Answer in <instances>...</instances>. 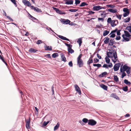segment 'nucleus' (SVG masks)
<instances>
[{
	"label": "nucleus",
	"mask_w": 131,
	"mask_h": 131,
	"mask_svg": "<svg viewBox=\"0 0 131 131\" xmlns=\"http://www.w3.org/2000/svg\"><path fill=\"white\" fill-rule=\"evenodd\" d=\"M120 71L121 72L126 71L127 74H129L130 73V68L126 64H125L122 67V66H121Z\"/></svg>",
	"instance_id": "f257e3e1"
},
{
	"label": "nucleus",
	"mask_w": 131,
	"mask_h": 131,
	"mask_svg": "<svg viewBox=\"0 0 131 131\" xmlns=\"http://www.w3.org/2000/svg\"><path fill=\"white\" fill-rule=\"evenodd\" d=\"M53 9L57 13L61 15L65 14L66 13L64 11L61 10H59L58 8L53 7Z\"/></svg>",
	"instance_id": "f03ea898"
},
{
	"label": "nucleus",
	"mask_w": 131,
	"mask_h": 131,
	"mask_svg": "<svg viewBox=\"0 0 131 131\" xmlns=\"http://www.w3.org/2000/svg\"><path fill=\"white\" fill-rule=\"evenodd\" d=\"M97 122L93 119H89L88 122V124L91 126H94L96 124Z\"/></svg>",
	"instance_id": "7ed1b4c3"
},
{
	"label": "nucleus",
	"mask_w": 131,
	"mask_h": 131,
	"mask_svg": "<svg viewBox=\"0 0 131 131\" xmlns=\"http://www.w3.org/2000/svg\"><path fill=\"white\" fill-rule=\"evenodd\" d=\"M123 11L124 12L123 14V16H126L129 15V11L128 9L127 8H124Z\"/></svg>",
	"instance_id": "20e7f679"
},
{
	"label": "nucleus",
	"mask_w": 131,
	"mask_h": 131,
	"mask_svg": "<svg viewBox=\"0 0 131 131\" xmlns=\"http://www.w3.org/2000/svg\"><path fill=\"white\" fill-rule=\"evenodd\" d=\"M121 64L120 63L116 64L114 66L113 69L115 71H116L119 70Z\"/></svg>",
	"instance_id": "39448f33"
},
{
	"label": "nucleus",
	"mask_w": 131,
	"mask_h": 131,
	"mask_svg": "<svg viewBox=\"0 0 131 131\" xmlns=\"http://www.w3.org/2000/svg\"><path fill=\"white\" fill-rule=\"evenodd\" d=\"M22 2L26 6H27L29 7L31 5L30 2L27 0H23L22 1Z\"/></svg>",
	"instance_id": "423d86ee"
},
{
	"label": "nucleus",
	"mask_w": 131,
	"mask_h": 131,
	"mask_svg": "<svg viewBox=\"0 0 131 131\" xmlns=\"http://www.w3.org/2000/svg\"><path fill=\"white\" fill-rule=\"evenodd\" d=\"M26 127L27 129L30 128V118H29V119L27 121H26Z\"/></svg>",
	"instance_id": "0eeeda50"
},
{
	"label": "nucleus",
	"mask_w": 131,
	"mask_h": 131,
	"mask_svg": "<svg viewBox=\"0 0 131 131\" xmlns=\"http://www.w3.org/2000/svg\"><path fill=\"white\" fill-rule=\"evenodd\" d=\"M103 8V7H102L99 6H95L93 8V10H98Z\"/></svg>",
	"instance_id": "6e6552de"
},
{
	"label": "nucleus",
	"mask_w": 131,
	"mask_h": 131,
	"mask_svg": "<svg viewBox=\"0 0 131 131\" xmlns=\"http://www.w3.org/2000/svg\"><path fill=\"white\" fill-rule=\"evenodd\" d=\"M76 91L78 92L79 94H81V91L80 88L78 86L77 84H75L74 85Z\"/></svg>",
	"instance_id": "1a4fd4ad"
},
{
	"label": "nucleus",
	"mask_w": 131,
	"mask_h": 131,
	"mask_svg": "<svg viewBox=\"0 0 131 131\" xmlns=\"http://www.w3.org/2000/svg\"><path fill=\"white\" fill-rule=\"evenodd\" d=\"M77 63L79 67H82L83 65V62L82 59L77 60Z\"/></svg>",
	"instance_id": "9d476101"
},
{
	"label": "nucleus",
	"mask_w": 131,
	"mask_h": 131,
	"mask_svg": "<svg viewBox=\"0 0 131 131\" xmlns=\"http://www.w3.org/2000/svg\"><path fill=\"white\" fill-rule=\"evenodd\" d=\"M61 21L63 22V23L65 24H69L70 21L68 19H61Z\"/></svg>",
	"instance_id": "9b49d317"
},
{
	"label": "nucleus",
	"mask_w": 131,
	"mask_h": 131,
	"mask_svg": "<svg viewBox=\"0 0 131 131\" xmlns=\"http://www.w3.org/2000/svg\"><path fill=\"white\" fill-rule=\"evenodd\" d=\"M113 67V65L111 63H110L109 65H108L106 64H104L103 66L102 67H103L107 69L108 68V67H109L110 68H112Z\"/></svg>",
	"instance_id": "f8f14e48"
},
{
	"label": "nucleus",
	"mask_w": 131,
	"mask_h": 131,
	"mask_svg": "<svg viewBox=\"0 0 131 131\" xmlns=\"http://www.w3.org/2000/svg\"><path fill=\"white\" fill-rule=\"evenodd\" d=\"M29 19L32 20L34 22L36 23H39V20L35 18L34 17H30Z\"/></svg>",
	"instance_id": "ddd939ff"
},
{
	"label": "nucleus",
	"mask_w": 131,
	"mask_h": 131,
	"mask_svg": "<svg viewBox=\"0 0 131 131\" xmlns=\"http://www.w3.org/2000/svg\"><path fill=\"white\" fill-rule=\"evenodd\" d=\"M113 56L114 57V58L115 60V61H114L113 60V61L115 63L116 61L117 60V52H115L114 53H113Z\"/></svg>",
	"instance_id": "4468645a"
},
{
	"label": "nucleus",
	"mask_w": 131,
	"mask_h": 131,
	"mask_svg": "<svg viewBox=\"0 0 131 131\" xmlns=\"http://www.w3.org/2000/svg\"><path fill=\"white\" fill-rule=\"evenodd\" d=\"M38 50L35 49L31 48L28 50L29 52L30 53H35Z\"/></svg>",
	"instance_id": "2eb2a0df"
},
{
	"label": "nucleus",
	"mask_w": 131,
	"mask_h": 131,
	"mask_svg": "<svg viewBox=\"0 0 131 131\" xmlns=\"http://www.w3.org/2000/svg\"><path fill=\"white\" fill-rule=\"evenodd\" d=\"M107 11L113 13H115L117 12V10L116 9H108Z\"/></svg>",
	"instance_id": "dca6fc26"
},
{
	"label": "nucleus",
	"mask_w": 131,
	"mask_h": 131,
	"mask_svg": "<svg viewBox=\"0 0 131 131\" xmlns=\"http://www.w3.org/2000/svg\"><path fill=\"white\" fill-rule=\"evenodd\" d=\"M107 73L106 72H104L102 73L101 74L99 75V77L100 78H102L104 77V76L107 74Z\"/></svg>",
	"instance_id": "f3484780"
},
{
	"label": "nucleus",
	"mask_w": 131,
	"mask_h": 131,
	"mask_svg": "<svg viewBox=\"0 0 131 131\" xmlns=\"http://www.w3.org/2000/svg\"><path fill=\"white\" fill-rule=\"evenodd\" d=\"M61 56L62 59V60L64 62H66V58L64 55V54L63 53H62L61 54Z\"/></svg>",
	"instance_id": "a211bd4d"
},
{
	"label": "nucleus",
	"mask_w": 131,
	"mask_h": 131,
	"mask_svg": "<svg viewBox=\"0 0 131 131\" xmlns=\"http://www.w3.org/2000/svg\"><path fill=\"white\" fill-rule=\"evenodd\" d=\"M58 37L59 38H60V39H61L62 40H66L68 41H69V39L67 38L66 37H64L63 36H62L59 35L58 36Z\"/></svg>",
	"instance_id": "6ab92c4d"
},
{
	"label": "nucleus",
	"mask_w": 131,
	"mask_h": 131,
	"mask_svg": "<svg viewBox=\"0 0 131 131\" xmlns=\"http://www.w3.org/2000/svg\"><path fill=\"white\" fill-rule=\"evenodd\" d=\"M46 50L51 51L52 50V48L51 46H47L46 45L45 48Z\"/></svg>",
	"instance_id": "aec40b11"
},
{
	"label": "nucleus",
	"mask_w": 131,
	"mask_h": 131,
	"mask_svg": "<svg viewBox=\"0 0 131 131\" xmlns=\"http://www.w3.org/2000/svg\"><path fill=\"white\" fill-rule=\"evenodd\" d=\"M124 32L125 34V36L127 37H130L131 35H130L129 33L126 31H124Z\"/></svg>",
	"instance_id": "412c9836"
},
{
	"label": "nucleus",
	"mask_w": 131,
	"mask_h": 131,
	"mask_svg": "<svg viewBox=\"0 0 131 131\" xmlns=\"http://www.w3.org/2000/svg\"><path fill=\"white\" fill-rule=\"evenodd\" d=\"M109 41V39L108 37H105L104 39V42L105 44H107Z\"/></svg>",
	"instance_id": "4be33fe9"
},
{
	"label": "nucleus",
	"mask_w": 131,
	"mask_h": 131,
	"mask_svg": "<svg viewBox=\"0 0 131 131\" xmlns=\"http://www.w3.org/2000/svg\"><path fill=\"white\" fill-rule=\"evenodd\" d=\"M73 2V0H67L65 3L67 4H72Z\"/></svg>",
	"instance_id": "5701e85b"
},
{
	"label": "nucleus",
	"mask_w": 131,
	"mask_h": 131,
	"mask_svg": "<svg viewBox=\"0 0 131 131\" xmlns=\"http://www.w3.org/2000/svg\"><path fill=\"white\" fill-rule=\"evenodd\" d=\"M77 42L79 44V46H80L81 45V44L82 43V38H80L78 39Z\"/></svg>",
	"instance_id": "b1692460"
},
{
	"label": "nucleus",
	"mask_w": 131,
	"mask_h": 131,
	"mask_svg": "<svg viewBox=\"0 0 131 131\" xmlns=\"http://www.w3.org/2000/svg\"><path fill=\"white\" fill-rule=\"evenodd\" d=\"M115 41L113 39H111L110 40L109 43V45L110 46H112L114 43Z\"/></svg>",
	"instance_id": "393cba45"
},
{
	"label": "nucleus",
	"mask_w": 131,
	"mask_h": 131,
	"mask_svg": "<svg viewBox=\"0 0 131 131\" xmlns=\"http://www.w3.org/2000/svg\"><path fill=\"white\" fill-rule=\"evenodd\" d=\"M101 87L104 90H107V86L102 84L101 85Z\"/></svg>",
	"instance_id": "a878e982"
},
{
	"label": "nucleus",
	"mask_w": 131,
	"mask_h": 131,
	"mask_svg": "<svg viewBox=\"0 0 131 131\" xmlns=\"http://www.w3.org/2000/svg\"><path fill=\"white\" fill-rule=\"evenodd\" d=\"M111 96L112 97L116 99L118 98V97L115 94L112 93L111 95Z\"/></svg>",
	"instance_id": "bb28decb"
},
{
	"label": "nucleus",
	"mask_w": 131,
	"mask_h": 131,
	"mask_svg": "<svg viewBox=\"0 0 131 131\" xmlns=\"http://www.w3.org/2000/svg\"><path fill=\"white\" fill-rule=\"evenodd\" d=\"M109 31H108L107 30H104L103 34V36H106L109 33Z\"/></svg>",
	"instance_id": "cd10ccee"
},
{
	"label": "nucleus",
	"mask_w": 131,
	"mask_h": 131,
	"mask_svg": "<svg viewBox=\"0 0 131 131\" xmlns=\"http://www.w3.org/2000/svg\"><path fill=\"white\" fill-rule=\"evenodd\" d=\"M124 82L125 84L127 85H129L131 84L130 82L128 81L126 79H125L124 80Z\"/></svg>",
	"instance_id": "c85d7f7f"
},
{
	"label": "nucleus",
	"mask_w": 131,
	"mask_h": 131,
	"mask_svg": "<svg viewBox=\"0 0 131 131\" xmlns=\"http://www.w3.org/2000/svg\"><path fill=\"white\" fill-rule=\"evenodd\" d=\"M65 45L66 46L68 47V50H69V49H70L72 48V45H70L69 44H68L67 43H65Z\"/></svg>",
	"instance_id": "c756f323"
},
{
	"label": "nucleus",
	"mask_w": 131,
	"mask_h": 131,
	"mask_svg": "<svg viewBox=\"0 0 131 131\" xmlns=\"http://www.w3.org/2000/svg\"><path fill=\"white\" fill-rule=\"evenodd\" d=\"M93 62V59L91 58H90L89 60L87 62V64H88L90 65V64L92 63Z\"/></svg>",
	"instance_id": "7c9ffc66"
},
{
	"label": "nucleus",
	"mask_w": 131,
	"mask_h": 131,
	"mask_svg": "<svg viewBox=\"0 0 131 131\" xmlns=\"http://www.w3.org/2000/svg\"><path fill=\"white\" fill-rule=\"evenodd\" d=\"M114 81L116 82H117L119 81L118 78L116 75H114Z\"/></svg>",
	"instance_id": "2f4dec72"
},
{
	"label": "nucleus",
	"mask_w": 131,
	"mask_h": 131,
	"mask_svg": "<svg viewBox=\"0 0 131 131\" xmlns=\"http://www.w3.org/2000/svg\"><path fill=\"white\" fill-rule=\"evenodd\" d=\"M59 54L57 53H54L52 55V57L53 58H55L56 57L58 56Z\"/></svg>",
	"instance_id": "473e14b6"
},
{
	"label": "nucleus",
	"mask_w": 131,
	"mask_h": 131,
	"mask_svg": "<svg viewBox=\"0 0 131 131\" xmlns=\"http://www.w3.org/2000/svg\"><path fill=\"white\" fill-rule=\"evenodd\" d=\"M59 125L60 124H59L58 123L57 125L54 127V130H55L58 129L59 127Z\"/></svg>",
	"instance_id": "72a5a7b5"
},
{
	"label": "nucleus",
	"mask_w": 131,
	"mask_h": 131,
	"mask_svg": "<svg viewBox=\"0 0 131 131\" xmlns=\"http://www.w3.org/2000/svg\"><path fill=\"white\" fill-rule=\"evenodd\" d=\"M105 61L107 63H108L110 62V59L107 57H106L105 58Z\"/></svg>",
	"instance_id": "f704fd0d"
},
{
	"label": "nucleus",
	"mask_w": 131,
	"mask_h": 131,
	"mask_svg": "<svg viewBox=\"0 0 131 131\" xmlns=\"http://www.w3.org/2000/svg\"><path fill=\"white\" fill-rule=\"evenodd\" d=\"M34 10L35 11H36L37 12H41V11L40 9H39L37 7H35V9Z\"/></svg>",
	"instance_id": "c9c22d12"
},
{
	"label": "nucleus",
	"mask_w": 131,
	"mask_h": 131,
	"mask_svg": "<svg viewBox=\"0 0 131 131\" xmlns=\"http://www.w3.org/2000/svg\"><path fill=\"white\" fill-rule=\"evenodd\" d=\"M130 18L129 17L125 19H124V21L125 22H129L130 20Z\"/></svg>",
	"instance_id": "e433bc0d"
},
{
	"label": "nucleus",
	"mask_w": 131,
	"mask_h": 131,
	"mask_svg": "<svg viewBox=\"0 0 131 131\" xmlns=\"http://www.w3.org/2000/svg\"><path fill=\"white\" fill-rule=\"evenodd\" d=\"M106 6L108 8L110 7L112 8L115 7L114 5H107Z\"/></svg>",
	"instance_id": "4c0bfd02"
},
{
	"label": "nucleus",
	"mask_w": 131,
	"mask_h": 131,
	"mask_svg": "<svg viewBox=\"0 0 131 131\" xmlns=\"http://www.w3.org/2000/svg\"><path fill=\"white\" fill-rule=\"evenodd\" d=\"M127 88V86H126L123 87V90L124 91L126 92L128 90Z\"/></svg>",
	"instance_id": "58836bf2"
},
{
	"label": "nucleus",
	"mask_w": 131,
	"mask_h": 131,
	"mask_svg": "<svg viewBox=\"0 0 131 131\" xmlns=\"http://www.w3.org/2000/svg\"><path fill=\"white\" fill-rule=\"evenodd\" d=\"M93 66L95 67H101V64H100L99 63L97 64H93Z\"/></svg>",
	"instance_id": "ea45409f"
},
{
	"label": "nucleus",
	"mask_w": 131,
	"mask_h": 131,
	"mask_svg": "<svg viewBox=\"0 0 131 131\" xmlns=\"http://www.w3.org/2000/svg\"><path fill=\"white\" fill-rule=\"evenodd\" d=\"M87 5L88 4L85 2H84L82 3L80 5V6L81 7H82L85 5Z\"/></svg>",
	"instance_id": "a19ab883"
},
{
	"label": "nucleus",
	"mask_w": 131,
	"mask_h": 131,
	"mask_svg": "<svg viewBox=\"0 0 131 131\" xmlns=\"http://www.w3.org/2000/svg\"><path fill=\"white\" fill-rule=\"evenodd\" d=\"M89 120L87 119L86 118H84L82 119V121L84 123H87L88 122V121H89Z\"/></svg>",
	"instance_id": "79ce46f5"
},
{
	"label": "nucleus",
	"mask_w": 131,
	"mask_h": 131,
	"mask_svg": "<svg viewBox=\"0 0 131 131\" xmlns=\"http://www.w3.org/2000/svg\"><path fill=\"white\" fill-rule=\"evenodd\" d=\"M108 53H109L110 54V55H112L113 54V52H107V55L109 57H112V56H110L109 55V54Z\"/></svg>",
	"instance_id": "37998d69"
},
{
	"label": "nucleus",
	"mask_w": 131,
	"mask_h": 131,
	"mask_svg": "<svg viewBox=\"0 0 131 131\" xmlns=\"http://www.w3.org/2000/svg\"><path fill=\"white\" fill-rule=\"evenodd\" d=\"M68 51L69 53H73L74 52V50L72 49V48L69 49V50H68Z\"/></svg>",
	"instance_id": "c03bdc74"
},
{
	"label": "nucleus",
	"mask_w": 131,
	"mask_h": 131,
	"mask_svg": "<svg viewBox=\"0 0 131 131\" xmlns=\"http://www.w3.org/2000/svg\"><path fill=\"white\" fill-rule=\"evenodd\" d=\"M2 61L6 64V65H7V64L6 63V62L5 61L4 58L3 57V56L1 57V58H0Z\"/></svg>",
	"instance_id": "a18cd8bd"
},
{
	"label": "nucleus",
	"mask_w": 131,
	"mask_h": 131,
	"mask_svg": "<svg viewBox=\"0 0 131 131\" xmlns=\"http://www.w3.org/2000/svg\"><path fill=\"white\" fill-rule=\"evenodd\" d=\"M122 78H123L126 75V73L124 72H122Z\"/></svg>",
	"instance_id": "49530a36"
},
{
	"label": "nucleus",
	"mask_w": 131,
	"mask_h": 131,
	"mask_svg": "<svg viewBox=\"0 0 131 131\" xmlns=\"http://www.w3.org/2000/svg\"><path fill=\"white\" fill-rule=\"evenodd\" d=\"M49 121H48L47 122L45 121L43 123V126H46L49 123Z\"/></svg>",
	"instance_id": "de8ad7c7"
},
{
	"label": "nucleus",
	"mask_w": 131,
	"mask_h": 131,
	"mask_svg": "<svg viewBox=\"0 0 131 131\" xmlns=\"http://www.w3.org/2000/svg\"><path fill=\"white\" fill-rule=\"evenodd\" d=\"M125 40L126 41H128L129 40V39L128 38L125 37L124 39L122 40V41H124Z\"/></svg>",
	"instance_id": "09e8293b"
},
{
	"label": "nucleus",
	"mask_w": 131,
	"mask_h": 131,
	"mask_svg": "<svg viewBox=\"0 0 131 131\" xmlns=\"http://www.w3.org/2000/svg\"><path fill=\"white\" fill-rule=\"evenodd\" d=\"M69 10L71 12H75L77 11V9H70Z\"/></svg>",
	"instance_id": "8fccbe9b"
},
{
	"label": "nucleus",
	"mask_w": 131,
	"mask_h": 131,
	"mask_svg": "<svg viewBox=\"0 0 131 131\" xmlns=\"http://www.w3.org/2000/svg\"><path fill=\"white\" fill-rule=\"evenodd\" d=\"M42 42L41 41V40H38L36 42V43L37 44H39L42 43Z\"/></svg>",
	"instance_id": "3c124183"
},
{
	"label": "nucleus",
	"mask_w": 131,
	"mask_h": 131,
	"mask_svg": "<svg viewBox=\"0 0 131 131\" xmlns=\"http://www.w3.org/2000/svg\"><path fill=\"white\" fill-rule=\"evenodd\" d=\"M80 1L79 0H75V4L78 5L80 3Z\"/></svg>",
	"instance_id": "603ef678"
},
{
	"label": "nucleus",
	"mask_w": 131,
	"mask_h": 131,
	"mask_svg": "<svg viewBox=\"0 0 131 131\" xmlns=\"http://www.w3.org/2000/svg\"><path fill=\"white\" fill-rule=\"evenodd\" d=\"M99 60L97 58H95L94 59V63H96L99 62Z\"/></svg>",
	"instance_id": "864d4df0"
},
{
	"label": "nucleus",
	"mask_w": 131,
	"mask_h": 131,
	"mask_svg": "<svg viewBox=\"0 0 131 131\" xmlns=\"http://www.w3.org/2000/svg\"><path fill=\"white\" fill-rule=\"evenodd\" d=\"M121 30H119L117 31V35L119 36L121 35V33H120V31H121Z\"/></svg>",
	"instance_id": "5fc2aeb1"
},
{
	"label": "nucleus",
	"mask_w": 131,
	"mask_h": 131,
	"mask_svg": "<svg viewBox=\"0 0 131 131\" xmlns=\"http://www.w3.org/2000/svg\"><path fill=\"white\" fill-rule=\"evenodd\" d=\"M82 56V54H80L78 57L77 58V60L81 59V58Z\"/></svg>",
	"instance_id": "6e6d98bb"
},
{
	"label": "nucleus",
	"mask_w": 131,
	"mask_h": 131,
	"mask_svg": "<svg viewBox=\"0 0 131 131\" xmlns=\"http://www.w3.org/2000/svg\"><path fill=\"white\" fill-rule=\"evenodd\" d=\"M98 19V21H101L102 22H103L104 20V19L102 18H99Z\"/></svg>",
	"instance_id": "4d7b16f0"
},
{
	"label": "nucleus",
	"mask_w": 131,
	"mask_h": 131,
	"mask_svg": "<svg viewBox=\"0 0 131 131\" xmlns=\"http://www.w3.org/2000/svg\"><path fill=\"white\" fill-rule=\"evenodd\" d=\"M112 21V20L111 19V18H109L107 20V22L108 23H111Z\"/></svg>",
	"instance_id": "13d9d810"
},
{
	"label": "nucleus",
	"mask_w": 131,
	"mask_h": 131,
	"mask_svg": "<svg viewBox=\"0 0 131 131\" xmlns=\"http://www.w3.org/2000/svg\"><path fill=\"white\" fill-rule=\"evenodd\" d=\"M69 65L70 67H72L73 66V63L72 61H70L69 63Z\"/></svg>",
	"instance_id": "bf43d9fd"
},
{
	"label": "nucleus",
	"mask_w": 131,
	"mask_h": 131,
	"mask_svg": "<svg viewBox=\"0 0 131 131\" xmlns=\"http://www.w3.org/2000/svg\"><path fill=\"white\" fill-rule=\"evenodd\" d=\"M121 39V37L119 36L115 38V39L117 40H120Z\"/></svg>",
	"instance_id": "052dcab7"
},
{
	"label": "nucleus",
	"mask_w": 131,
	"mask_h": 131,
	"mask_svg": "<svg viewBox=\"0 0 131 131\" xmlns=\"http://www.w3.org/2000/svg\"><path fill=\"white\" fill-rule=\"evenodd\" d=\"M11 2H13L15 5L17 6L16 1L15 0H11Z\"/></svg>",
	"instance_id": "680f3d73"
},
{
	"label": "nucleus",
	"mask_w": 131,
	"mask_h": 131,
	"mask_svg": "<svg viewBox=\"0 0 131 131\" xmlns=\"http://www.w3.org/2000/svg\"><path fill=\"white\" fill-rule=\"evenodd\" d=\"M126 29H127V30L129 31L130 29H131V26H127L126 28Z\"/></svg>",
	"instance_id": "e2e57ef3"
},
{
	"label": "nucleus",
	"mask_w": 131,
	"mask_h": 131,
	"mask_svg": "<svg viewBox=\"0 0 131 131\" xmlns=\"http://www.w3.org/2000/svg\"><path fill=\"white\" fill-rule=\"evenodd\" d=\"M115 34H112L110 36V37L111 38H114L115 37Z\"/></svg>",
	"instance_id": "0e129e2a"
},
{
	"label": "nucleus",
	"mask_w": 131,
	"mask_h": 131,
	"mask_svg": "<svg viewBox=\"0 0 131 131\" xmlns=\"http://www.w3.org/2000/svg\"><path fill=\"white\" fill-rule=\"evenodd\" d=\"M49 58H51V57L50 56V54H48L46 55L45 56Z\"/></svg>",
	"instance_id": "69168bd1"
},
{
	"label": "nucleus",
	"mask_w": 131,
	"mask_h": 131,
	"mask_svg": "<svg viewBox=\"0 0 131 131\" xmlns=\"http://www.w3.org/2000/svg\"><path fill=\"white\" fill-rule=\"evenodd\" d=\"M7 18L10 21H13V19L10 17H7Z\"/></svg>",
	"instance_id": "338daca9"
},
{
	"label": "nucleus",
	"mask_w": 131,
	"mask_h": 131,
	"mask_svg": "<svg viewBox=\"0 0 131 131\" xmlns=\"http://www.w3.org/2000/svg\"><path fill=\"white\" fill-rule=\"evenodd\" d=\"M97 56L98 58L99 59H101V56H100L99 54L98 53L97 54Z\"/></svg>",
	"instance_id": "774afa93"
}]
</instances>
